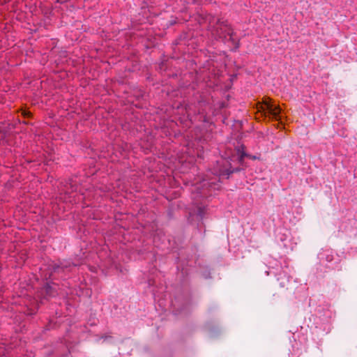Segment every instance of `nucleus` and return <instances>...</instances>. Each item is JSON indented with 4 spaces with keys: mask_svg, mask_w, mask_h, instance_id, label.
<instances>
[{
    "mask_svg": "<svg viewBox=\"0 0 357 357\" xmlns=\"http://www.w3.org/2000/svg\"><path fill=\"white\" fill-rule=\"evenodd\" d=\"M210 31L215 39L219 38L234 41L233 30L226 21L218 20L215 25L210 26Z\"/></svg>",
    "mask_w": 357,
    "mask_h": 357,
    "instance_id": "nucleus-1",
    "label": "nucleus"
},
{
    "mask_svg": "<svg viewBox=\"0 0 357 357\" xmlns=\"http://www.w3.org/2000/svg\"><path fill=\"white\" fill-rule=\"evenodd\" d=\"M245 155H246V154L243 151H242L241 153V155H240L241 160H242Z\"/></svg>",
    "mask_w": 357,
    "mask_h": 357,
    "instance_id": "nucleus-5",
    "label": "nucleus"
},
{
    "mask_svg": "<svg viewBox=\"0 0 357 357\" xmlns=\"http://www.w3.org/2000/svg\"><path fill=\"white\" fill-rule=\"evenodd\" d=\"M233 171L229 172L227 174L229 175L230 174H232Z\"/></svg>",
    "mask_w": 357,
    "mask_h": 357,
    "instance_id": "nucleus-8",
    "label": "nucleus"
},
{
    "mask_svg": "<svg viewBox=\"0 0 357 357\" xmlns=\"http://www.w3.org/2000/svg\"><path fill=\"white\" fill-rule=\"evenodd\" d=\"M276 239L281 243L284 248L292 250L296 245L298 241L294 238L289 230L282 228L276 232Z\"/></svg>",
    "mask_w": 357,
    "mask_h": 357,
    "instance_id": "nucleus-2",
    "label": "nucleus"
},
{
    "mask_svg": "<svg viewBox=\"0 0 357 357\" xmlns=\"http://www.w3.org/2000/svg\"><path fill=\"white\" fill-rule=\"evenodd\" d=\"M280 286L282 287H284L285 286V282L284 281H282L280 282Z\"/></svg>",
    "mask_w": 357,
    "mask_h": 357,
    "instance_id": "nucleus-6",
    "label": "nucleus"
},
{
    "mask_svg": "<svg viewBox=\"0 0 357 357\" xmlns=\"http://www.w3.org/2000/svg\"><path fill=\"white\" fill-rule=\"evenodd\" d=\"M318 257L322 264H324L325 262H331L333 260L332 252L328 250L321 251L319 253Z\"/></svg>",
    "mask_w": 357,
    "mask_h": 357,
    "instance_id": "nucleus-3",
    "label": "nucleus"
},
{
    "mask_svg": "<svg viewBox=\"0 0 357 357\" xmlns=\"http://www.w3.org/2000/svg\"><path fill=\"white\" fill-rule=\"evenodd\" d=\"M71 263L69 261L64 260L59 264H54L52 269L54 272L59 271L60 269H65L70 266Z\"/></svg>",
    "mask_w": 357,
    "mask_h": 357,
    "instance_id": "nucleus-4",
    "label": "nucleus"
},
{
    "mask_svg": "<svg viewBox=\"0 0 357 357\" xmlns=\"http://www.w3.org/2000/svg\"><path fill=\"white\" fill-rule=\"evenodd\" d=\"M287 282H289V277H287V279H286Z\"/></svg>",
    "mask_w": 357,
    "mask_h": 357,
    "instance_id": "nucleus-7",
    "label": "nucleus"
}]
</instances>
